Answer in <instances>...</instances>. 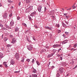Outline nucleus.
Here are the masks:
<instances>
[{
    "label": "nucleus",
    "instance_id": "f704fd0d",
    "mask_svg": "<svg viewBox=\"0 0 77 77\" xmlns=\"http://www.w3.org/2000/svg\"><path fill=\"white\" fill-rule=\"evenodd\" d=\"M8 2L9 3H12V2H13L12 1H11L10 0L8 1Z\"/></svg>",
    "mask_w": 77,
    "mask_h": 77
},
{
    "label": "nucleus",
    "instance_id": "e2e57ef3",
    "mask_svg": "<svg viewBox=\"0 0 77 77\" xmlns=\"http://www.w3.org/2000/svg\"><path fill=\"white\" fill-rule=\"evenodd\" d=\"M2 6V4L0 3V7Z\"/></svg>",
    "mask_w": 77,
    "mask_h": 77
},
{
    "label": "nucleus",
    "instance_id": "79ce46f5",
    "mask_svg": "<svg viewBox=\"0 0 77 77\" xmlns=\"http://www.w3.org/2000/svg\"><path fill=\"white\" fill-rule=\"evenodd\" d=\"M33 72L34 73H35L36 72V70H34Z\"/></svg>",
    "mask_w": 77,
    "mask_h": 77
},
{
    "label": "nucleus",
    "instance_id": "603ef678",
    "mask_svg": "<svg viewBox=\"0 0 77 77\" xmlns=\"http://www.w3.org/2000/svg\"><path fill=\"white\" fill-rule=\"evenodd\" d=\"M54 68V66H52L51 67V68H52V69H53V68Z\"/></svg>",
    "mask_w": 77,
    "mask_h": 77
},
{
    "label": "nucleus",
    "instance_id": "20e7f679",
    "mask_svg": "<svg viewBox=\"0 0 77 77\" xmlns=\"http://www.w3.org/2000/svg\"><path fill=\"white\" fill-rule=\"evenodd\" d=\"M63 69H64L62 68H60L59 69V72H60V73L61 74V73H62V72H63Z\"/></svg>",
    "mask_w": 77,
    "mask_h": 77
},
{
    "label": "nucleus",
    "instance_id": "3c124183",
    "mask_svg": "<svg viewBox=\"0 0 77 77\" xmlns=\"http://www.w3.org/2000/svg\"><path fill=\"white\" fill-rule=\"evenodd\" d=\"M60 55H59V54H58L57 55V56L58 57H60Z\"/></svg>",
    "mask_w": 77,
    "mask_h": 77
},
{
    "label": "nucleus",
    "instance_id": "473e14b6",
    "mask_svg": "<svg viewBox=\"0 0 77 77\" xmlns=\"http://www.w3.org/2000/svg\"><path fill=\"white\" fill-rule=\"evenodd\" d=\"M6 62H4L3 63V65H6Z\"/></svg>",
    "mask_w": 77,
    "mask_h": 77
},
{
    "label": "nucleus",
    "instance_id": "de8ad7c7",
    "mask_svg": "<svg viewBox=\"0 0 77 77\" xmlns=\"http://www.w3.org/2000/svg\"><path fill=\"white\" fill-rule=\"evenodd\" d=\"M26 60L28 62H29L30 61V60L29 59H28Z\"/></svg>",
    "mask_w": 77,
    "mask_h": 77
},
{
    "label": "nucleus",
    "instance_id": "f8f14e48",
    "mask_svg": "<svg viewBox=\"0 0 77 77\" xmlns=\"http://www.w3.org/2000/svg\"><path fill=\"white\" fill-rule=\"evenodd\" d=\"M3 17H4V18H6L7 17V13H5L4 14V16H3Z\"/></svg>",
    "mask_w": 77,
    "mask_h": 77
},
{
    "label": "nucleus",
    "instance_id": "39448f33",
    "mask_svg": "<svg viewBox=\"0 0 77 77\" xmlns=\"http://www.w3.org/2000/svg\"><path fill=\"white\" fill-rule=\"evenodd\" d=\"M12 43H15L16 42V39L15 38H13L12 39Z\"/></svg>",
    "mask_w": 77,
    "mask_h": 77
},
{
    "label": "nucleus",
    "instance_id": "dca6fc26",
    "mask_svg": "<svg viewBox=\"0 0 77 77\" xmlns=\"http://www.w3.org/2000/svg\"><path fill=\"white\" fill-rule=\"evenodd\" d=\"M32 75L33 76V77H37V75H36V74H32Z\"/></svg>",
    "mask_w": 77,
    "mask_h": 77
},
{
    "label": "nucleus",
    "instance_id": "0e129e2a",
    "mask_svg": "<svg viewBox=\"0 0 77 77\" xmlns=\"http://www.w3.org/2000/svg\"><path fill=\"white\" fill-rule=\"evenodd\" d=\"M2 66H2V65H0V67H2Z\"/></svg>",
    "mask_w": 77,
    "mask_h": 77
},
{
    "label": "nucleus",
    "instance_id": "4be33fe9",
    "mask_svg": "<svg viewBox=\"0 0 77 77\" xmlns=\"http://www.w3.org/2000/svg\"><path fill=\"white\" fill-rule=\"evenodd\" d=\"M24 60V58H22V60H21V62H23Z\"/></svg>",
    "mask_w": 77,
    "mask_h": 77
},
{
    "label": "nucleus",
    "instance_id": "f03ea898",
    "mask_svg": "<svg viewBox=\"0 0 77 77\" xmlns=\"http://www.w3.org/2000/svg\"><path fill=\"white\" fill-rule=\"evenodd\" d=\"M15 57L17 60H19V59L20 58V55H19V54H18V53L16 54L15 55Z\"/></svg>",
    "mask_w": 77,
    "mask_h": 77
},
{
    "label": "nucleus",
    "instance_id": "f3484780",
    "mask_svg": "<svg viewBox=\"0 0 77 77\" xmlns=\"http://www.w3.org/2000/svg\"><path fill=\"white\" fill-rule=\"evenodd\" d=\"M4 40L5 41H7V40H8V38H6V37H5L4 38Z\"/></svg>",
    "mask_w": 77,
    "mask_h": 77
},
{
    "label": "nucleus",
    "instance_id": "bb28decb",
    "mask_svg": "<svg viewBox=\"0 0 77 77\" xmlns=\"http://www.w3.org/2000/svg\"><path fill=\"white\" fill-rule=\"evenodd\" d=\"M36 63H37V64L38 65H40L39 63V62L38 61H37Z\"/></svg>",
    "mask_w": 77,
    "mask_h": 77
},
{
    "label": "nucleus",
    "instance_id": "c9c22d12",
    "mask_svg": "<svg viewBox=\"0 0 77 77\" xmlns=\"http://www.w3.org/2000/svg\"><path fill=\"white\" fill-rule=\"evenodd\" d=\"M5 67H6V68H7L8 67V65H7V64H5V65H4Z\"/></svg>",
    "mask_w": 77,
    "mask_h": 77
},
{
    "label": "nucleus",
    "instance_id": "a878e982",
    "mask_svg": "<svg viewBox=\"0 0 77 77\" xmlns=\"http://www.w3.org/2000/svg\"><path fill=\"white\" fill-rule=\"evenodd\" d=\"M59 76H60V75L58 73L57 74V77H59Z\"/></svg>",
    "mask_w": 77,
    "mask_h": 77
},
{
    "label": "nucleus",
    "instance_id": "8fccbe9b",
    "mask_svg": "<svg viewBox=\"0 0 77 77\" xmlns=\"http://www.w3.org/2000/svg\"><path fill=\"white\" fill-rule=\"evenodd\" d=\"M10 37L11 38H12L13 37V36L12 35H10Z\"/></svg>",
    "mask_w": 77,
    "mask_h": 77
},
{
    "label": "nucleus",
    "instance_id": "2eb2a0df",
    "mask_svg": "<svg viewBox=\"0 0 77 77\" xmlns=\"http://www.w3.org/2000/svg\"><path fill=\"white\" fill-rule=\"evenodd\" d=\"M15 31L16 32H17V31H18V30L19 29L17 27H16L15 28Z\"/></svg>",
    "mask_w": 77,
    "mask_h": 77
},
{
    "label": "nucleus",
    "instance_id": "e433bc0d",
    "mask_svg": "<svg viewBox=\"0 0 77 77\" xmlns=\"http://www.w3.org/2000/svg\"><path fill=\"white\" fill-rule=\"evenodd\" d=\"M29 20H30V21H31V20H32V18H31V17H29Z\"/></svg>",
    "mask_w": 77,
    "mask_h": 77
},
{
    "label": "nucleus",
    "instance_id": "0eeeda50",
    "mask_svg": "<svg viewBox=\"0 0 77 77\" xmlns=\"http://www.w3.org/2000/svg\"><path fill=\"white\" fill-rule=\"evenodd\" d=\"M60 45H54L53 47L54 48H57L58 47H60Z\"/></svg>",
    "mask_w": 77,
    "mask_h": 77
},
{
    "label": "nucleus",
    "instance_id": "6ab92c4d",
    "mask_svg": "<svg viewBox=\"0 0 77 77\" xmlns=\"http://www.w3.org/2000/svg\"><path fill=\"white\" fill-rule=\"evenodd\" d=\"M22 24L23 26H24L25 27H27V25H26V24L25 23H23Z\"/></svg>",
    "mask_w": 77,
    "mask_h": 77
},
{
    "label": "nucleus",
    "instance_id": "5fc2aeb1",
    "mask_svg": "<svg viewBox=\"0 0 77 77\" xmlns=\"http://www.w3.org/2000/svg\"><path fill=\"white\" fill-rule=\"evenodd\" d=\"M65 23L67 24H68V22L66 21Z\"/></svg>",
    "mask_w": 77,
    "mask_h": 77
},
{
    "label": "nucleus",
    "instance_id": "37998d69",
    "mask_svg": "<svg viewBox=\"0 0 77 77\" xmlns=\"http://www.w3.org/2000/svg\"><path fill=\"white\" fill-rule=\"evenodd\" d=\"M35 62V60H34V59H33L32 60V63H33V62Z\"/></svg>",
    "mask_w": 77,
    "mask_h": 77
},
{
    "label": "nucleus",
    "instance_id": "ea45409f",
    "mask_svg": "<svg viewBox=\"0 0 77 77\" xmlns=\"http://www.w3.org/2000/svg\"><path fill=\"white\" fill-rule=\"evenodd\" d=\"M48 26H45V29H48Z\"/></svg>",
    "mask_w": 77,
    "mask_h": 77
},
{
    "label": "nucleus",
    "instance_id": "2f4dec72",
    "mask_svg": "<svg viewBox=\"0 0 77 77\" xmlns=\"http://www.w3.org/2000/svg\"><path fill=\"white\" fill-rule=\"evenodd\" d=\"M32 39L34 40V41H36V39L35 38V37H32Z\"/></svg>",
    "mask_w": 77,
    "mask_h": 77
},
{
    "label": "nucleus",
    "instance_id": "09e8293b",
    "mask_svg": "<svg viewBox=\"0 0 77 77\" xmlns=\"http://www.w3.org/2000/svg\"><path fill=\"white\" fill-rule=\"evenodd\" d=\"M18 72H19V71H15L14 72L15 73H17Z\"/></svg>",
    "mask_w": 77,
    "mask_h": 77
},
{
    "label": "nucleus",
    "instance_id": "680f3d73",
    "mask_svg": "<svg viewBox=\"0 0 77 77\" xmlns=\"http://www.w3.org/2000/svg\"><path fill=\"white\" fill-rule=\"evenodd\" d=\"M66 15H67V14H64V15H65V16H66Z\"/></svg>",
    "mask_w": 77,
    "mask_h": 77
},
{
    "label": "nucleus",
    "instance_id": "ddd939ff",
    "mask_svg": "<svg viewBox=\"0 0 77 77\" xmlns=\"http://www.w3.org/2000/svg\"><path fill=\"white\" fill-rule=\"evenodd\" d=\"M62 24L63 26L64 27H66V24H65V23H62Z\"/></svg>",
    "mask_w": 77,
    "mask_h": 77
},
{
    "label": "nucleus",
    "instance_id": "423d86ee",
    "mask_svg": "<svg viewBox=\"0 0 77 77\" xmlns=\"http://www.w3.org/2000/svg\"><path fill=\"white\" fill-rule=\"evenodd\" d=\"M14 22L13 20H11L10 23V26H12L14 25Z\"/></svg>",
    "mask_w": 77,
    "mask_h": 77
},
{
    "label": "nucleus",
    "instance_id": "bf43d9fd",
    "mask_svg": "<svg viewBox=\"0 0 77 77\" xmlns=\"http://www.w3.org/2000/svg\"><path fill=\"white\" fill-rule=\"evenodd\" d=\"M3 34H2V38H3Z\"/></svg>",
    "mask_w": 77,
    "mask_h": 77
},
{
    "label": "nucleus",
    "instance_id": "412c9836",
    "mask_svg": "<svg viewBox=\"0 0 77 77\" xmlns=\"http://www.w3.org/2000/svg\"><path fill=\"white\" fill-rule=\"evenodd\" d=\"M56 27H59V24H56Z\"/></svg>",
    "mask_w": 77,
    "mask_h": 77
},
{
    "label": "nucleus",
    "instance_id": "6e6d98bb",
    "mask_svg": "<svg viewBox=\"0 0 77 77\" xmlns=\"http://www.w3.org/2000/svg\"><path fill=\"white\" fill-rule=\"evenodd\" d=\"M2 30H5V28H2Z\"/></svg>",
    "mask_w": 77,
    "mask_h": 77
},
{
    "label": "nucleus",
    "instance_id": "7ed1b4c3",
    "mask_svg": "<svg viewBox=\"0 0 77 77\" xmlns=\"http://www.w3.org/2000/svg\"><path fill=\"white\" fill-rule=\"evenodd\" d=\"M42 8V6L41 5H40L38 6V11L39 12H41V9Z\"/></svg>",
    "mask_w": 77,
    "mask_h": 77
},
{
    "label": "nucleus",
    "instance_id": "1a4fd4ad",
    "mask_svg": "<svg viewBox=\"0 0 77 77\" xmlns=\"http://www.w3.org/2000/svg\"><path fill=\"white\" fill-rule=\"evenodd\" d=\"M35 14H36V12H33L31 14H30V16L31 17H33L34 16V15H35Z\"/></svg>",
    "mask_w": 77,
    "mask_h": 77
},
{
    "label": "nucleus",
    "instance_id": "6e6552de",
    "mask_svg": "<svg viewBox=\"0 0 77 77\" xmlns=\"http://www.w3.org/2000/svg\"><path fill=\"white\" fill-rule=\"evenodd\" d=\"M68 42V40H66L64 41V42H62V44H66V43H67V42Z\"/></svg>",
    "mask_w": 77,
    "mask_h": 77
},
{
    "label": "nucleus",
    "instance_id": "58836bf2",
    "mask_svg": "<svg viewBox=\"0 0 77 77\" xmlns=\"http://www.w3.org/2000/svg\"><path fill=\"white\" fill-rule=\"evenodd\" d=\"M61 32V30H58V33H60Z\"/></svg>",
    "mask_w": 77,
    "mask_h": 77
},
{
    "label": "nucleus",
    "instance_id": "13d9d810",
    "mask_svg": "<svg viewBox=\"0 0 77 77\" xmlns=\"http://www.w3.org/2000/svg\"><path fill=\"white\" fill-rule=\"evenodd\" d=\"M53 51H54V53H55V52H56V50L54 49L53 50Z\"/></svg>",
    "mask_w": 77,
    "mask_h": 77
},
{
    "label": "nucleus",
    "instance_id": "cd10ccee",
    "mask_svg": "<svg viewBox=\"0 0 77 77\" xmlns=\"http://www.w3.org/2000/svg\"><path fill=\"white\" fill-rule=\"evenodd\" d=\"M20 19V17L19 16H18L17 18V20H19Z\"/></svg>",
    "mask_w": 77,
    "mask_h": 77
},
{
    "label": "nucleus",
    "instance_id": "393cba45",
    "mask_svg": "<svg viewBox=\"0 0 77 77\" xmlns=\"http://www.w3.org/2000/svg\"><path fill=\"white\" fill-rule=\"evenodd\" d=\"M12 15V13H11V14H10L9 17H11Z\"/></svg>",
    "mask_w": 77,
    "mask_h": 77
},
{
    "label": "nucleus",
    "instance_id": "72a5a7b5",
    "mask_svg": "<svg viewBox=\"0 0 77 77\" xmlns=\"http://www.w3.org/2000/svg\"><path fill=\"white\" fill-rule=\"evenodd\" d=\"M29 77H33V76L32 74H31V75H29Z\"/></svg>",
    "mask_w": 77,
    "mask_h": 77
},
{
    "label": "nucleus",
    "instance_id": "5701e85b",
    "mask_svg": "<svg viewBox=\"0 0 77 77\" xmlns=\"http://www.w3.org/2000/svg\"><path fill=\"white\" fill-rule=\"evenodd\" d=\"M11 45H8L6 46L7 47H11Z\"/></svg>",
    "mask_w": 77,
    "mask_h": 77
},
{
    "label": "nucleus",
    "instance_id": "4468645a",
    "mask_svg": "<svg viewBox=\"0 0 77 77\" xmlns=\"http://www.w3.org/2000/svg\"><path fill=\"white\" fill-rule=\"evenodd\" d=\"M26 3H29L30 2V0H26Z\"/></svg>",
    "mask_w": 77,
    "mask_h": 77
},
{
    "label": "nucleus",
    "instance_id": "c03bdc74",
    "mask_svg": "<svg viewBox=\"0 0 77 77\" xmlns=\"http://www.w3.org/2000/svg\"><path fill=\"white\" fill-rule=\"evenodd\" d=\"M35 27L36 28H38V26H37V25H35Z\"/></svg>",
    "mask_w": 77,
    "mask_h": 77
},
{
    "label": "nucleus",
    "instance_id": "b1692460",
    "mask_svg": "<svg viewBox=\"0 0 77 77\" xmlns=\"http://www.w3.org/2000/svg\"><path fill=\"white\" fill-rule=\"evenodd\" d=\"M77 47V44H75V45H74L73 46V47L74 48H75V47Z\"/></svg>",
    "mask_w": 77,
    "mask_h": 77
},
{
    "label": "nucleus",
    "instance_id": "a18cd8bd",
    "mask_svg": "<svg viewBox=\"0 0 77 77\" xmlns=\"http://www.w3.org/2000/svg\"><path fill=\"white\" fill-rule=\"evenodd\" d=\"M67 11H70L71 10V8L67 9Z\"/></svg>",
    "mask_w": 77,
    "mask_h": 77
},
{
    "label": "nucleus",
    "instance_id": "4d7b16f0",
    "mask_svg": "<svg viewBox=\"0 0 77 77\" xmlns=\"http://www.w3.org/2000/svg\"><path fill=\"white\" fill-rule=\"evenodd\" d=\"M77 65L75 66V67L74 68V69H75V68H77Z\"/></svg>",
    "mask_w": 77,
    "mask_h": 77
},
{
    "label": "nucleus",
    "instance_id": "c85d7f7f",
    "mask_svg": "<svg viewBox=\"0 0 77 77\" xmlns=\"http://www.w3.org/2000/svg\"><path fill=\"white\" fill-rule=\"evenodd\" d=\"M51 57V54H49L48 56V57L49 58V57Z\"/></svg>",
    "mask_w": 77,
    "mask_h": 77
},
{
    "label": "nucleus",
    "instance_id": "338daca9",
    "mask_svg": "<svg viewBox=\"0 0 77 77\" xmlns=\"http://www.w3.org/2000/svg\"><path fill=\"white\" fill-rule=\"evenodd\" d=\"M73 50H74V48H72V49H71L70 50L72 51Z\"/></svg>",
    "mask_w": 77,
    "mask_h": 77
},
{
    "label": "nucleus",
    "instance_id": "052dcab7",
    "mask_svg": "<svg viewBox=\"0 0 77 77\" xmlns=\"http://www.w3.org/2000/svg\"><path fill=\"white\" fill-rule=\"evenodd\" d=\"M46 11V8L45 7V11Z\"/></svg>",
    "mask_w": 77,
    "mask_h": 77
},
{
    "label": "nucleus",
    "instance_id": "9b49d317",
    "mask_svg": "<svg viewBox=\"0 0 77 77\" xmlns=\"http://www.w3.org/2000/svg\"><path fill=\"white\" fill-rule=\"evenodd\" d=\"M11 65H14L15 64V61H11Z\"/></svg>",
    "mask_w": 77,
    "mask_h": 77
},
{
    "label": "nucleus",
    "instance_id": "864d4df0",
    "mask_svg": "<svg viewBox=\"0 0 77 77\" xmlns=\"http://www.w3.org/2000/svg\"><path fill=\"white\" fill-rule=\"evenodd\" d=\"M18 5H19V6H20V5H21V2H19V3Z\"/></svg>",
    "mask_w": 77,
    "mask_h": 77
},
{
    "label": "nucleus",
    "instance_id": "aec40b11",
    "mask_svg": "<svg viewBox=\"0 0 77 77\" xmlns=\"http://www.w3.org/2000/svg\"><path fill=\"white\" fill-rule=\"evenodd\" d=\"M65 33L67 35H69V33L68 32H65Z\"/></svg>",
    "mask_w": 77,
    "mask_h": 77
},
{
    "label": "nucleus",
    "instance_id": "69168bd1",
    "mask_svg": "<svg viewBox=\"0 0 77 77\" xmlns=\"http://www.w3.org/2000/svg\"><path fill=\"white\" fill-rule=\"evenodd\" d=\"M11 9H13L14 8V7H11Z\"/></svg>",
    "mask_w": 77,
    "mask_h": 77
},
{
    "label": "nucleus",
    "instance_id": "f257e3e1",
    "mask_svg": "<svg viewBox=\"0 0 77 77\" xmlns=\"http://www.w3.org/2000/svg\"><path fill=\"white\" fill-rule=\"evenodd\" d=\"M27 49H28L29 50V51H31V50H32V48H33V47L31 45L27 46Z\"/></svg>",
    "mask_w": 77,
    "mask_h": 77
},
{
    "label": "nucleus",
    "instance_id": "a211bd4d",
    "mask_svg": "<svg viewBox=\"0 0 77 77\" xmlns=\"http://www.w3.org/2000/svg\"><path fill=\"white\" fill-rule=\"evenodd\" d=\"M48 29L50 30H51V28L50 27H49V26H48Z\"/></svg>",
    "mask_w": 77,
    "mask_h": 77
},
{
    "label": "nucleus",
    "instance_id": "4c0bfd02",
    "mask_svg": "<svg viewBox=\"0 0 77 77\" xmlns=\"http://www.w3.org/2000/svg\"><path fill=\"white\" fill-rule=\"evenodd\" d=\"M63 37H64V38L66 37V35H65V34H63Z\"/></svg>",
    "mask_w": 77,
    "mask_h": 77
},
{
    "label": "nucleus",
    "instance_id": "a19ab883",
    "mask_svg": "<svg viewBox=\"0 0 77 77\" xmlns=\"http://www.w3.org/2000/svg\"><path fill=\"white\" fill-rule=\"evenodd\" d=\"M60 60H62V57H61L60 58Z\"/></svg>",
    "mask_w": 77,
    "mask_h": 77
},
{
    "label": "nucleus",
    "instance_id": "49530a36",
    "mask_svg": "<svg viewBox=\"0 0 77 77\" xmlns=\"http://www.w3.org/2000/svg\"><path fill=\"white\" fill-rule=\"evenodd\" d=\"M51 17H52V18H54V16H51Z\"/></svg>",
    "mask_w": 77,
    "mask_h": 77
},
{
    "label": "nucleus",
    "instance_id": "9d476101",
    "mask_svg": "<svg viewBox=\"0 0 77 77\" xmlns=\"http://www.w3.org/2000/svg\"><path fill=\"white\" fill-rule=\"evenodd\" d=\"M0 58H3V54L2 53H0Z\"/></svg>",
    "mask_w": 77,
    "mask_h": 77
},
{
    "label": "nucleus",
    "instance_id": "c756f323",
    "mask_svg": "<svg viewBox=\"0 0 77 77\" xmlns=\"http://www.w3.org/2000/svg\"><path fill=\"white\" fill-rule=\"evenodd\" d=\"M72 8H73V9H75V8H76V6H73L72 7Z\"/></svg>",
    "mask_w": 77,
    "mask_h": 77
},
{
    "label": "nucleus",
    "instance_id": "774afa93",
    "mask_svg": "<svg viewBox=\"0 0 77 77\" xmlns=\"http://www.w3.org/2000/svg\"><path fill=\"white\" fill-rule=\"evenodd\" d=\"M66 18H67V19H68V16H66Z\"/></svg>",
    "mask_w": 77,
    "mask_h": 77
},
{
    "label": "nucleus",
    "instance_id": "7c9ffc66",
    "mask_svg": "<svg viewBox=\"0 0 77 77\" xmlns=\"http://www.w3.org/2000/svg\"><path fill=\"white\" fill-rule=\"evenodd\" d=\"M0 26L1 27H3V25L1 23H0Z\"/></svg>",
    "mask_w": 77,
    "mask_h": 77
}]
</instances>
